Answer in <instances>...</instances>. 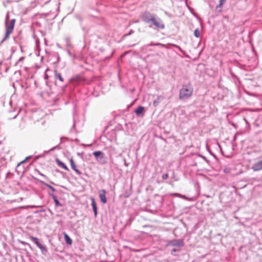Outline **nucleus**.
Segmentation results:
<instances>
[{
    "label": "nucleus",
    "instance_id": "obj_22",
    "mask_svg": "<svg viewBox=\"0 0 262 262\" xmlns=\"http://www.w3.org/2000/svg\"><path fill=\"white\" fill-rule=\"evenodd\" d=\"M27 158H26L25 160H24V161H21L20 162H19L18 164V165L17 166H19L22 163H24L25 162V161L27 160Z\"/></svg>",
    "mask_w": 262,
    "mask_h": 262
},
{
    "label": "nucleus",
    "instance_id": "obj_14",
    "mask_svg": "<svg viewBox=\"0 0 262 262\" xmlns=\"http://www.w3.org/2000/svg\"><path fill=\"white\" fill-rule=\"evenodd\" d=\"M82 78L80 76H78V75H77L74 77H73L71 79V81L72 82L73 81H81L82 80Z\"/></svg>",
    "mask_w": 262,
    "mask_h": 262
},
{
    "label": "nucleus",
    "instance_id": "obj_21",
    "mask_svg": "<svg viewBox=\"0 0 262 262\" xmlns=\"http://www.w3.org/2000/svg\"><path fill=\"white\" fill-rule=\"evenodd\" d=\"M179 251V249H176V248H174L173 249H172V250L171 251V254H173V253L174 252H176L177 251Z\"/></svg>",
    "mask_w": 262,
    "mask_h": 262
},
{
    "label": "nucleus",
    "instance_id": "obj_19",
    "mask_svg": "<svg viewBox=\"0 0 262 262\" xmlns=\"http://www.w3.org/2000/svg\"><path fill=\"white\" fill-rule=\"evenodd\" d=\"M168 174L165 173L162 175V178L164 180L167 179L168 178Z\"/></svg>",
    "mask_w": 262,
    "mask_h": 262
},
{
    "label": "nucleus",
    "instance_id": "obj_24",
    "mask_svg": "<svg viewBox=\"0 0 262 262\" xmlns=\"http://www.w3.org/2000/svg\"><path fill=\"white\" fill-rule=\"evenodd\" d=\"M153 104L154 106H156L158 104V102L156 101H154V102H153Z\"/></svg>",
    "mask_w": 262,
    "mask_h": 262
},
{
    "label": "nucleus",
    "instance_id": "obj_9",
    "mask_svg": "<svg viewBox=\"0 0 262 262\" xmlns=\"http://www.w3.org/2000/svg\"><path fill=\"white\" fill-rule=\"evenodd\" d=\"M135 113L138 116H143L145 113V109L143 106H139L138 108L135 111Z\"/></svg>",
    "mask_w": 262,
    "mask_h": 262
},
{
    "label": "nucleus",
    "instance_id": "obj_1",
    "mask_svg": "<svg viewBox=\"0 0 262 262\" xmlns=\"http://www.w3.org/2000/svg\"><path fill=\"white\" fill-rule=\"evenodd\" d=\"M193 89L190 84L183 85L180 90L179 99H187L190 98L193 94Z\"/></svg>",
    "mask_w": 262,
    "mask_h": 262
},
{
    "label": "nucleus",
    "instance_id": "obj_10",
    "mask_svg": "<svg viewBox=\"0 0 262 262\" xmlns=\"http://www.w3.org/2000/svg\"><path fill=\"white\" fill-rule=\"evenodd\" d=\"M70 164L72 167V168L78 174H81V172L77 168V167L75 164L74 160L73 158H71L70 159Z\"/></svg>",
    "mask_w": 262,
    "mask_h": 262
},
{
    "label": "nucleus",
    "instance_id": "obj_13",
    "mask_svg": "<svg viewBox=\"0 0 262 262\" xmlns=\"http://www.w3.org/2000/svg\"><path fill=\"white\" fill-rule=\"evenodd\" d=\"M64 237L66 242L69 244L71 245L72 244V239L68 236V235L66 233H64Z\"/></svg>",
    "mask_w": 262,
    "mask_h": 262
},
{
    "label": "nucleus",
    "instance_id": "obj_15",
    "mask_svg": "<svg viewBox=\"0 0 262 262\" xmlns=\"http://www.w3.org/2000/svg\"><path fill=\"white\" fill-rule=\"evenodd\" d=\"M56 78H58L60 81H63V78L62 77L61 74L60 73H56L55 74Z\"/></svg>",
    "mask_w": 262,
    "mask_h": 262
},
{
    "label": "nucleus",
    "instance_id": "obj_20",
    "mask_svg": "<svg viewBox=\"0 0 262 262\" xmlns=\"http://www.w3.org/2000/svg\"><path fill=\"white\" fill-rule=\"evenodd\" d=\"M224 172L226 173H229L230 172V169L229 168H226L224 169Z\"/></svg>",
    "mask_w": 262,
    "mask_h": 262
},
{
    "label": "nucleus",
    "instance_id": "obj_11",
    "mask_svg": "<svg viewBox=\"0 0 262 262\" xmlns=\"http://www.w3.org/2000/svg\"><path fill=\"white\" fill-rule=\"evenodd\" d=\"M91 200L92 201L91 205H92L93 210L94 212V215H95V216L96 217L97 215V207L96 203L95 201L93 198H91Z\"/></svg>",
    "mask_w": 262,
    "mask_h": 262
},
{
    "label": "nucleus",
    "instance_id": "obj_23",
    "mask_svg": "<svg viewBox=\"0 0 262 262\" xmlns=\"http://www.w3.org/2000/svg\"><path fill=\"white\" fill-rule=\"evenodd\" d=\"M27 158H26L25 160H24V161H21L20 162H19L18 164V165L17 166H19L22 163H24L25 162V161L27 160Z\"/></svg>",
    "mask_w": 262,
    "mask_h": 262
},
{
    "label": "nucleus",
    "instance_id": "obj_5",
    "mask_svg": "<svg viewBox=\"0 0 262 262\" xmlns=\"http://www.w3.org/2000/svg\"><path fill=\"white\" fill-rule=\"evenodd\" d=\"M30 238L32 240L35 244L37 245V246L42 251H47V249L45 246H43L39 242V240L37 237H33L32 236H30Z\"/></svg>",
    "mask_w": 262,
    "mask_h": 262
},
{
    "label": "nucleus",
    "instance_id": "obj_18",
    "mask_svg": "<svg viewBox=\"0 0 262 262\" xmlns=\"http://www.w3.org/2000/svg\"><path fill=\"white\" fill-rule=\"evenodd\" d=\"M148 15H151L149 13L145 14L143 16V20L145 21V19H148L149 18V16Z\"/></svg>",
    "mask_w": 262,
    "mask_h": 262
},
{
    "label": "nucleus",
    "instance_id": "obj_4",
    "mask_svg": "<svg viewBox=\"0 0 262 262\" xmlns=\"http://www.w3.org/2000/svg\"><path fill=\"white\" fill-rule=\"evenodd\" d=\"M184 245L183 241L181 239H173L169 241L166 244L167 246L182 247Z\"/></svg>",
    "mask_w": 262,
    "mask_h": 262
},
{
    "label": "nucleus",
    "instance_id": "obj_8",
    "mask_svg": "<svg viewBox=\"0 0 262 262\" xmlns=\"http://www.w3.org/2000/svg\"><path fill=\"white\" fill-rule=\"evenodd\" d=\"M252 169L254 171H259L262 169V160L259 161L253 164Z\"/></svg>",
    "mask_w": 262,
    "mask_h": 262
},
{
    "label": "nucleus",
    "instance_id": "obj_17",
    "mask_svg": "<svg viewBox=\"0 0 262 262\" xmlns=\"http://www.w3.org/2000/svg\"><path fill=\"white\" fill-rule=\"evenodd\" d=\"M194 35L196 37H199L200 36V32L198 29H195L194 31Z\"/></svg>",
    "mask_w": 262,
    "mask_h": 262
},
{
    "label": "nucleus",
    "instance_id": "obj_2",
    "mask_svg": "<svg viewBox=\"0 0 262 262\" xmlns=\"http://www.w3.org/2000/svg\"><path fill=\"white\" fill-rule=\"evenodd\" d=\"M149 18L148 19H146L145 22L149 23L151 22L152 24L158 29H163L165 27V25L163 21L160 19H157L152 15H148Z\"/></svg>",
    "mask_w": 262,
    "mask_h": 262
},
{
    "label": "nucleus",
    "instance_id": "obj_7",
    "mask_svg": "<svg viewBox=\"0 0 262 262\" xmlns=\"http://www.w3.org/2000/svg\"><path fill=\"white\" fill-rule=\"evenodd\" d=\"M106 193V190L104 189L99 191V198L103 204H105L107 202V200L105 196Z\"/></svg>",
    "mask_w": 262,
    "mask_h": 262
},
{
    "label": "nucleus",
    "instance_id": "obj_12",
    "mask_svg": "<svg viewBox=\"0 0 262 262\" xmlns=\"http://www.w3.org/2000/svg\"><path fill=\"white\" fill-rule=\"evenodd\" d=\"M56 162L57 163L58 166L62 167L66 170H69L68 167L62 162H61L58 159H56Z\"/></svg>",
    "mask_w": 262,
    "mask_h": 262
},
{
    "label": "nucleus",
    "instance_id": "obj_16",
    "mask_svg": "<svg viewBox=\"0 0 262 262\" xmlns=\"http://www.w3.org/2000/svg\"><path fill=\"white\" fill-rule=\"evenodd\" d=\"M226 0H220V4L218 6H217L216 8H222L224 3Z\"/></svg>",
    "mask_w": 262,
    "mask_h": 262
},
{
    "label": "nucleus",
    "instance_id": "obj_6",
    "mask_svg": "<svg viewBox=\"0 0 262 262\" xmlns=\"http://www.w3.org/2000/svg\"><path fill=\"white\" fill-rule=\"evenodd\" d=\"M93 155L100 162H102L104 160V154L101 151H96L93 152Z\"/></svg>",
    "mask_w": 262,
    "mask_h": 262
},
{
    "label": "nucleus",
    "instance_id": "obj_3",
    "mask_svg": "<svg viewBox=\"0 0 262 262\" xmlns=\"http://www.w3.org/2000/svg\"><path fill=\"white\" fill-rule=\"evenodd\" d=\"M15 23V19H12L9 25H8L7 21H6V31L5 34L4 40L7 39L9 37V35L13 32Z\"/></svg>",
    "mask_w": 262,
    "mask_h": 262
},
{
    "label": "nucleus",
    "instance_id": "obj_25",
    "mask_svg": "<svg viewBox=\"0 0 262 262\" xmlns=\"http://www.w3.org/2000/svg\"><path fill=\"white\" fill-rule=\"evenodd\" d=\"M54 200L56 204L59 203L58 201L56 199H55Z\"/></svg>",
    "mask_w": 262,
    "mask_h": 262
},
{
    "label": "nucleus",
    "instance_id": "obj_26",
    "mask_svg": "<svg viewBox=\"0 0 262 262\" xmlns=\"http://www.w3.org/2000/svg\"><path fill=\"white\" fill-rule=\"evenodd\" d=\"M155 45H156V46H159V45H161V44H160V43H157V44H156Z\"/></svg>",
    "mask_w": 262,
    "mask_h": 262
}]
</instances>
